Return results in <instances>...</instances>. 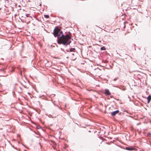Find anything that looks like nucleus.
I'll return each instance as SVG.
<instances>
[{
  "instance_id": "1",
  "label": "nucleus",
  "mask_w": 151,
  "mask_h": 151,
  "mask_svg": "<svg viewBox=\"0 0 151 151\" xmlns=\"http://www.w3.org/2000/svg\"><path fill=\"white\" fill-rule=\"evenodd\" d=\"M53 35L55 37H58V43L59 44H63L64 45H69L71 41L69 40L71 38V35L69 33L64 36L63 32L58 27H56L53 30Z\"/></svg>"
},
{
  "instance_id": "2",
  "label": "nucleus",
  "mask_w": 151,
  "mask_h": 151,
  "mask_svg": "<svg viewBox=\"0 0 151 151\" xmlns=\"http://www.w3.org/2000/svg\"><path fill=\"white\" fill-rule=\"evenodd\" d=\"M119 112V110H117L114 111H113L111 113V115L112 116H115L116 114L118 113Z\"/></svg>"
},
{
  "instance_id": "3",
  "label": "nucleus",
  "mask_w": 151,
  "mask_h": 151,
  "mask_svg": "<svg viewBox=\"0 0 151 151\" xmlns=\"http://www.w3.org/2000/svg\"><path fill=\"white\" fill-rule=\"evenodd\" d=\"M105 93L107 95H110V92L108 90H105Z\"/></svg>"
},
{
  "instance_id": "4",
  "label": "nucleus",
  "mask_w": 151,
  "mask_h": 151,
  "mask_svg": "<svg viewBox=\"0 0 151 151\" xmlns=\"http://www.w3.org/2000/svg\"><path fill=\"white\" fill-rule=\"evenodd\" d=\"M126 149L128 150H132L134 149L132 147H126Z\"/></svg>"
},
{
  "instance_id": "5",
  "label": "nucleus",
  "mask_w": 151,
  "mask_h": 151,
  "mask_svg": "<svg viewBox=\"0 0 151 151\" xmlns=\"http://www.w3.org/2000/svg\"><path fill=\"white\" fill-rule=\"evenodd\" d=\"M147 99L148 100L147 103H149L150 101V100H151V96L150 95L149 96L147 97Z\"/></svg>"
},
{
  "instance_id": "6",
  "label": "nucleus",
  "mask_w": 151,
  "mask_h": 151,
  "mask_svg": "<svg viewBox=\"0 0 151 151\" xmlns=\"http://www.w3.org/2000/svg\"><path fill=\"white\" fill-rule=\"evenodd\" d=\"M75 48H71L70 49V52H73L74 51V50H75Z\"/></svg>"
},
{
  "instance_id": "7",
  "label": "nucleus",
  "mask_w": 151,
  "mask_h": 151,
  "mask_svg": "<svg viewBox=\"0 0 151 151\" xmlns=\"http://www.w3.org/2000/svg\"><path fill=\"white\" fill-rule=\"evenodd\" d=\"M106 49V48L104 47H102L101 48V50H105Z\"/></svg>"
},
{
  "instance_id": "8",
  "label": "nucleus",
  "mask_w": 151,
  "mask_h": 151,
  "mask_svg": "<svg viewBox=\"0 0 151 151\" xmlns=\"http://www.w3.org/2000/svg\"><path fill=\"white\" fill-rule=\"evenodd\" d=\"M44 16H45V17L46 18H48L49 17V16L48 15H45Z\"/></svg>"
},
{
  "instance_id": "9",
  "label": "nucleus",
  "mask_w": 151,
  "mask_h": 151,
  "mask_svg": "<svg viewBox=\"0 0 151 151\" xmlns=\"http://www.w3.org/2000/svg\"><path fill=\"white\" fill-rule=\"evenodd\" d=\"M40 2L39 3L40 4L39 5L40 6H41V1H40Z\"/></svg>"
},
{
  "instance_id": "10",
  "label": "nucleus",
  "mask_w": 151,
  "mask_h": 151,
  "mask_svg": "<svg viewBox=\"0 0 151 151\" xmlns=\"http://www.w3.org/2000/svg\"><path fill=\"white\" fill-rule=\"evenodd\" d=\"M29 15L28 14H26V16L27 17H29Z\"/></svg>"
},
{
  "instance_id": "11",
  "label": "nucleus",
  "mask_w": 151,
  "mask_h": 151,
  "mask_svg": "<svg viewBox=\"0 0 151 151\" xmlns=\"http://www.w3.org/2000/svg\"><path fill=\"white\" fill-rule=\"evenodd\" d=\"M12 71H14V70H12Z\"/></svg>"
}]
</instances>
